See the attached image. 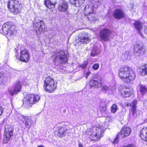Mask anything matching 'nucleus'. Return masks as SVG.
Segmentation results:
<instances>
[{"instance_id": "nucleus-11", "label": "nucleus", "mask_w": 147, "mask_h": 147, "mask_svg": "<svg viewBox=\"0 0 147 147\" xmlns=\"http://www.w3.org/2000/svg\"><path fill=\"white\" fill-rule=\"evenodd\" d=\"M22 89V85L19 81L16 82L13 86V88L9 89L8 92L11 96H13L20 92Z\"/></svg>"}, {"instance_id": "nucleus-25", "label": "nucleus", "mask_w": 147, "mask_h": 147, "mask_svg": "<svg viewBox=\"0 0 147 147\" xmlns=\"http://www.w3.org/2000/svg\"><path fill=\"white\" fill-rule=\"evenodd\" d=\"M85 0H69L70 3L76 6L80 7L83 4Z\"/></svg>"}, {"instance_id": "nucleus-13", "label": "nucleus", "mask_w": 147, "mask_h": 147, "mask_svg": "<svg viewBox=\"0 0 147 147\" xmlns=\"http://www.w3.org/2000/svg\"><path fill=\"white\" fill-rule=\"evenodd\" d=\"M11 23L10 22H6L3 25L2 30L5 34L9 36L14 34L13 31L11 30Z\"/></svg>"}, {"instance_id": "nucleus-8", "label": "nucleus", "mask_w": 147, "mask_h": 147, "mask_svg": "<svg viewBox=\"0 0 147 147\" xmlns=\"http://www.w3.org/2000/svg\"><path fill=\"white\" fill-rule=\"evenodd\" d=\"M16 58L22 62H27L29 59V56L28 51L26 49H21L20 55H16Z\"/></svg>"}, {"instance_id": "nucleus-31", "label": "nucleus", "mask_w": 147, "mask_h": 147, "mask_svg": "<svg viewBox=\"0 0 147 147\" xmlns=\"http://www.w3.org/2000/svg\"><path fill=\"white\" fill-rule=\"evenodd\" d=\"M99 108L100 111L102 113H105L107 110V105L106 104H101Z\"/></svg>"}, {"instance_id": "nucleus-7", "label": "nucleus", "mask_w": 147, "mask_h": 147, "mask_svg": "<svg viewBox=\"0 0 147 147\" xmlns=\"http://www.w3.org/2000/svg\"><path fill=\"white\" fill-rule=\"evenodd\" d=\"M103 130L101 128L100 126V127H97L94 128L92 130H91L90 133L92 134H89L90 135H91V138L94 140H96L100 138L101 135Z\"/></svg>"}, {"instance_id": "nucleus-14", "label": "nucleus", "mask_w": 147, "mask_h": 147, "mask_svg": "<svg viewBox=\"0 0 147 147\" xmlns=\"http://www.w3.org/2000/svg\"><path fill=\"white\" fill-rule=\"evenodd\" d=\"M101 81V78L98 76H94L93 78L90 80L89 84L91 88L94 87L98 88L99 84L100 83Z\"/></svg>"}, {"instance_id": "nucleus-10", "label": "nucleus", "mask_w": 147, "mask_h": 147, "mask_svg": "<svg viewBox=\"0 0 147 147\" xmlns=\"http://www.w3.org/2000/svg\"><path fill=\"white\" fill-rule=\"evenodd\" d=\"M111 33V32L110 30L107 28L103 29L100 32V38L104 41H108Z\"/></svg>"}, {"instance_id": "nucleus-2", "label": "nucleus", "mask_w": 147, "mask_h": 147, "mask_svg": "<svg viewBox=\"0 0 147 147\" xmlns=\"http://www.w3.org/2000/svg\"><path fill=\"white\" fill-rule=\"evenodd\" d=\"M40 98V97L38 95L28 94L23 100V105L26 108L30 107L32 105L37 102Z\"/></svg>"}, {"instance_id": "nucleus-16", "label": "nucleus", "mask_w": 147, "mask_h": 147, "mask_svg": "<svg viewBox=\"0 0 147 147\" xmlns=\"http://www.w3.org/2000/svg\"><path fill=\"white\" fill-rule=\"evenodd\" d=\"M19 119L20 121H23L26 127L28 129L30 128L31 125V119L28 117L20 115L19 116Z\"/></svg>"}, {"instance_id": "nucleus-44", "label": "nucleus", "mask_w": 147, "mask_h": 147, "mask_svg": "<svg viewBox=\"0 0 147 147\" xmlns=\"http://www.w3.org/2000/svg\"><path fill=\"white\" fill-rule=\"evenodd\" d=\"M145 32L147 34V27L144 30Z\"/></svg>"}, {"instance_id": "nucleus-30", "label": "nucleus", "mask_w": 147, "mask_h": 147, "mask_svg": "<svg viewBox=\"0 0 147 147\" xmlns=\"http://www.w3.org/2000/svg\"><path fill=\"white\" fill-rule=\"evenodd\" d=\"M100 53V51L96 47H94L92 50L91 53V55L92 56L94 57L96 55H98Z\"/></svg>"}, {"instance_id": "nucleus-45", "label": "nucleus", "mask_w": 147, "mask_h": 147, "mask_svg": "<svg viewBox=\"0 0 147 147\" xmlns=\"http://www.w3.org/2000/svg\"><path fill=\"white\" fill-rule=\"evenodd\" d=\"M37 147H44L43 146L40 145L39 146H38Z\"/></svg>"}, {"instance_id": "nucleus-5", "label": "nucleus", "mask_w": 147, "mask_h": 147, "mask_svg": "<svg viewBox=\"0 0 147 147\" xmlns=\"http://www.w3.org/2000/svg\"><path fill=\"white\" fill-rule=\"evenodd\" d=\"M44 87L46 91L51 93L56 89L57 85L55 83L54 80L50 77H49L47 78L44 81Z\"/></svg>"}, {"instance_id": "nucleus-20", "label": "nucleus", "mask_w": 147, "mask_h": 147, "mask_svg": "<svg viewBox=\"0 0 147 147\" xmlns=\"http://www.w3.org/2000/svg\"><path fill=\"white\" fill-rule=\"evenodd\" d=\"M95 9V7L92 4L86 5L84 9L86 15L94 12Z\"/></svg>"}, {"instance_id": "nucleus-39", "label": "nucleus", "mask_w": 147, "mask_h": 147, "mask_svg": "<svg viewBox=\"0 0 147 147\" xmlns=\"http://www.w3.org/2000/svg\"><path fill=\"white\" fill-rule=\"evenodd\" d=\"M128 56L129 55L127 53H125L123 56V57L124 59L125 60L127 59L128 58Z\"/></svg>"}, {"instance_id": "nucleus-24", "label": "nucleus", "mask_w": 147, "mask_h": 147, "mask_svg": "<svg viewBox=\"0 0 147 147\" xmlns=\"http://www.w3.org/2000/svg\"><path fill=\"white\" fill-rule=\"evenodd\" d=\"M137 103V100H134L130 104V106L132 107L131 109L133 112V115L134 118H136V116L135 114L136 112V105Z\"/></svg>"}, {"instance_id": "nucleus-43", "label": "nucleus", "mask_w": 147, "mask_h": 147, "mask_svg": "<svg viewBox=\"0 0 147 147\" xmlns=\"http://www.w3.org/2000/svg\"><path fill=\"white\" fill-rule=\"evenodd\" d=\"M125 105L126 107H128L129 106V104L127 102H125L124 104Z\"/></svg>"}, {"instance_id": "nucleus-34", "label": "nucleus", "mask_w": 147, "mask_h": 147, "mask_svg": "<svg viewBox=\"0 0 147 147\" xmlns=\"http://www.w3.org/2000/svg\"><path fill=\"white\" fill-rule=\"evenodd\" d=\"M6 81L7 79L5 77V75L3 74H0V85L2 82L3 81Z\"/></svg>"}, {"instance_id": "nucleus-21", "label": "nucleus", "mask_w": 147, "mask_h": 147, "mask_svg": "<svg viewBox=\"0 0 147 147\" xmlns=\"http://www.w3.org/2000/svg\"><path fill=\"white\" fill-rule=\"evenodd\" d=\"M133 25L134 26L135 28L138 31V32L140 33L141 35V30L142 29V23L139 21H136L133 24Z\"/></svg>"}, {"instance_id": "nucleus-3", "label": "nucleus", "mask_w": 147, "mask_h": 147, "mask_svg": "<svg viewBox=\"0 0 147 147\" xmlns=\"http://www.w3.org/2000/svg\"><path fill=\"white\" fill-rule=\"evenodd\" d=\"M7 5L9 11L13 14L16 15L21 11L18 2L16 0H10L7 2Z\"/></svg>"}, {"instance_id": "nucleus-4", "label": "nucleus", "mask_w": 147, "mask_h": 147, "mask_svg": "<svg viewBox=\"0 0 147 147\" xmlns=\"http://www.w3.org/2000/svg\"><path fill=\"white\" fill-rule=\"evenodd\" d=\"M54 62L56 61L58 63L65 64L67 61V55L63 50L59 51L55 53L53 56Z\"/></svg>"}, {"instance_id": "nucleus-12", "label": "nucleus", "mask_w": 147, "mask_h": 147, "mask_svg": "<svg viewBox=\"0 0 147 147\" xmlns=\"http://www.w3.org/2000/svg\"><path fill=\"white\" fill-rule=\"evenodd\" d=\"M143 47V44L141 42L138 43L135 45L134 50L136 56H141L144 54L146 50Z\"/></svg>"}, {"instance_id": "nucleus-33", "label": "nucleus", "mask_w": 147, "mask_h": 147, "mask_svg": "<svg viewBox=\"0 0 147 147\" xmlns=\"http://www.w3.org/2000/svg\"><path fill=\"white\" fill-rule=\"evenodd\" d=\"M111 112L112 113H115L118 110L117 105L115 104H113L111 107Z\"/></svg>"}, {"instance_id": "nucleus-41", "label": "nucleus", "mask_w": 147, "mask_h": 147, "mask_svg": "<svg viewBox=\"0 0 147 147\" xmlns=\"http://www.w3.org/2000/svg\"><path fill=\"white\" fill-rule=\"evenodd\" d=\"M90 74V72H88L86 73L85 75V78H87L88 77L89 75Z\"/></svg>"}, {"instance_id": "nucleus-17", "label": "nucleus", "mask_w": 147, "mask_h": 147, "mask_svg": "<svg viewBox=\"0 0 147 147\" xmlns=\"http://www.w3.org/2000/svg\"><path fill=\"white\" fill-rule=\"evenodd\" d=\"M79 38L80 41L84 43H88L90 40L89 34L87 33H84L82 34L81 35L79 36Z\"/></svg>"}, {"instance_id": "nucleus-23", "label": "nucleus", "mask_w": 147, "mask_h": 147, "mask_svg": "<svg viewBox=\"0 0 147 147\" xmlns=\"http://www.w3.org/2000/svg\"><path fill=\"white\" fill-rule=\"evenodd\" d=\"M44 4L47 7L51 9L55 8L57 3L56 2H52L51 0H45Z\"/></svg>"}, {"instance_id": "nucleus-15", "label": "nucleus", "mask_w": 147, "mask_h": 147, "mask_svg": "<svg viewBox=\"0 0 147 147\" xmlns=\"http://www.w3.org/2000/svg\"><path fill=\"white\" fill-rule=\"evenodd\" d=\"M131 129L129 127H123L120 132L118 133L119 136L122 138L128 136L131 134Z\"/></svg>"}, {"instance_id": "nucleus-1", "label": "nucleus", "mask_w": 147, "mask_h": 147, "mask_svg": "<svg viewBox=\"0 0 147 147\" xmlns=\"http://www.w3.org/2000/svg\"><path fill=\"white\" fill-rule=\"evenodd\" d=\"M119 75L122 80L127 83L132 82L136 77L135 74L131 68L127 66L122 67L120 69Z\"/></svg>"}, {"instance_id": "nucleus-42", "label": "nucleus", "mask_w": 147, "mask_h": 147, "mask_svg": "<svg viewBox=\"0 0 147 147\" xmlns=\"http://www.w3.org/2000/svg\"><path fill=\"white\" fill-rule=\"evenodd\" d=\"M78 147H83V146L81 143H79L78 144Z\"/></svg>"}, {"instance_id": "nucleus-40", "label": "nucleus", "mask_w": 147, "mask_h": 147, "mask_svg": "<svg viewBox=\"0 0 147 147\" xmlns=\"http://www.w3.org/2000/svg\"><path fill=\"white\" fill-rule=\"evenodd\" d=\"M3 111V107L0 106V116L2 115Z\"/></svg>"}, {"instance_id": "nucleus-32", "label": "nucleus", "mask_w": 147, "mask_h": 147, "mask_svg": "<svg viewBox=\"0 0 147 147\" xmlns=\"http://www.w3.org/2000/svg\"><path fill=\"white\" fill-rule=\"evenodd\" d=\"M140 90L142 95H143L146 92L147 90L145 86L141 85L140 87Z\"/></svg>"}, {"instance_id": "nucleus-19", "label": "nucleus", "mask_w": 147, "mask_h": 147, "mask_svg": "<svg viewBox=\"0 0 147 147\" xmlns=\"http://www.w3.org/2000/svg\"><path fill=\"white\" fill-rule=\"evenodd\" d=\"M68 8V4L67 3L64 2H61L59 3L58 5V10L61 12H65Z\"/></svg>"}, {"instance_id": "nucleus-18", "label": "nucleus", "mask_w": 147, "mask_h": 147, "mask_svg": "<svg viewBox=\"0 0 147 147\" xmlns=\"http://www.w3.org/2000/svg\"><path fill=\"white\" fill-rule=\"evenodd\" d=\"M113 17L116 19H120L124 18L125 14L123 11L121 9H116L113 14Z\"/></svg>"}, {"instance_id": "nucleus-37", "label": "nucleus", "mask_w": 147, "mask_h": 147, "mask_svg": "<svg viewBox=\"0 0 147 147\" xmlns=\"http://www.w3.org/2000/svg\"><path fill=\"white\" fill-rule=\"evenodd\" d=\"M99 65L98 63L94 64L93 66V68L95 70H97L99 67Z\"/></svg>"}, {"instance_id": "nucleus-26", "label": "nucleus", "mask_w": 147, "mask_h": 147, "mask_svg": "<svg viewBox=\"0 0 147 147\" xmlns=\"http://www.w3.org/2000/svg\"><path fill=\"white\" fill-rule=\"evenodd\" d=\"M58 127L59 132L61 134H64L67 130V127L65 125H59Z\"/></svg>"}, {"instance_id": "nucleus-9", "label": "nucleus", "mask_w": 147, "mask_h": 147, "mask_svg": "<svg viewBox=\"0 0 147 147\" xmlns=\"http://www.w3.org/2000/svg\"><path fill=\"white\" fill-rule=\"evenodd\" d=\"M12 135L13 130L12 127L10 126H6L4 131V135L3 143H7Z\"/></svg>"}, {"instance_id": "nucleus-36", "label": "nucleus", "mask_w": 147, "mask_h": 147, "mask_svg": "<svg viewBox=\"0 0 147 147\" xmlns=\"http://www.w3.org/2000/svg\"><path fill=\"white\" fill-rule=\"evenodd\" d=\"M101 89L102 91L105 92L108 91L110 90L109 87L105 85H103L102 86Z\"/></svg>"}, {"instance_id": "nucleus-22", "label": "nucleus", "mask_w": 147, "mask_h": 147, "mask_svg": "<svg viewBox=\"0 0 147 147\" xmlns=\"http://www.w3.org/2000/svg\"><path fill=\"white\" fill-rule=\"evenodd\" d=\"M140 137L142 140L147 141V127H144L140 131Z\"/></svg>"}, {"instance_id": "nucleus-6", "label": "nucleus", "mask_w": 147, "mask_h": 147, "mask_svg": "<svg viewBox=\"0 0 147 147\" xmlns=\"http://www.w3.org/2000/svg\"><path fill=\"white\" fill-rule=\"evenodd\" d=\"M33 27L37 34H39L45 29V23L43 21L36 18L33 22Z\"/></svg>"}, {"instance_id": "nucleus-35", "label": "nucleus", "mask_w": 147, "mask_h": 147, "mask_svg": "<svg viewBox=\"0 0 147 147\" xmlns=\"http://www.w3.org/2000/svg\"><path fill=\"white\" fill-rule=\"evenodd\" d=\"M88 64L87 61H84L82 64L79 65V66L83 69H85L86 68Z\"/></svg>"}, {"instance_id": "nucleus-38", "label": "nucleus", "mask_w": 147, "mask_h": 147, "mask_svg": "<svg viewBox=\"0 0 147 147\" xmlns=\"http://www.w3.org/2000/svg\"><path fill=\"white\" fill-rule=\"evenodd\" d=\"M118 136H117L116 137L115 139L114 140V141L113 142V143L114 144H117L118 143Z\"/></svg>"}, {"instance_id": "nucleus-28", "label": "nucleus", "mask_w": 147, "mask_h": 147, "mask_svg": "<svg viewBox=\"0 0 147 147\" xmlns=\"http://www.w3.org/2000/svg\"><path fill=\"white\" fill-rule=\"evenodd\" d=\"M86 15L87 16V18L88 19L91 21L96 20L97 19V17L96 16L94 12L89 13Z\"/></svg>"}, {"instance_id": "nucleus-27", "label": "nucleus", "mask_w": 147, "mask_h": 147, "mask_svg": "<svg viewBox=\"0 0 147 147\" xmlns=\"http://www.w3.org/2000/svg\"><path fill=\"white\" fill-rule=\"evenodd\" d=\"M121 92L122 95L125 97H128L131 94V92L129 91V90L125 88H123Z\"/></svg>"}, {"instance_id": "nucleus-29", "label": "nucleus", "mask_w": 147, "mask_h": 147, "mask_svg": "<svg viewBox=\"0 0 147 147\" xmlns=\"http://www.w3.org/2000/svg\"><path fill=\"white\" fill-rule=\"evenodd\" d=\"M140 69V72L142 76H144L147 75V64L142 66Z\"/></svg>"}]
</instances>
